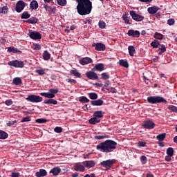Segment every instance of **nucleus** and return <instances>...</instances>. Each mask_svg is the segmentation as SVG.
Here are the masks:
<instances>
[{
  "label": "nucleus",
  "instance_id": "f257e3e1",
  "mask_svg": "<svg viewBox=\"0 0 177 177\" xmlns=\"http://www.w3.org/2000/svg\"><path fill=\"white\" fill-rule=\"evenodd\" d=\"M76 9L80 16H86L92 12V2L90 0H76Z\"/></svg>",
  "mask_w": 177,
  "mask_h": 177
},
{
  "label": "nucleus",
  "instance_id": "f03ea898",
  "mask_svg": "<svg viewBox=\"0 0 177 177\" xmlns=\"http://www.w3.org/2000/svg\"><path fill=\"white\" fill-rule=\"evenodd\" d=\"M117 146V142L111 140H106L104 142L100 143L96 146V149L102 153H111L113 152Z\"/></svg>",
  "mask_w": 177,
  "mask_h": 177
},
{
  "label": "nucleus",
  "instance_id": "7ed1b4c3",
  "mask_svg": "<svg viewBox=\"0 0 177 177\" xmlns=\"http://www.w3.org/2000/svg\"><path fill=\"white\" fill-rule=\"evenodd\" d=\"M58 92V89H49L48 93H40L39 95L49 99L45 100L43 102L44 104L56 105L57 104V101L53 100V98L55 97V94H57Z\"/></svg>",
  "mask_w": 177,
  "mask_h": 177
},
{
  "label": "nucleus",
  "instance_id": "20e7f679",
  "mask_svg": "<svg viewBox=\"0 0 177 177\" xmlns=\"http://www.w3.org/2000/svg\"><path fill=\"white\" fill-rule=\"evenodd\" d=\"M147 101L150 104H160V103H167V100L160 96H151L147 98Z\"/></svg>",
  "mask_w": 177,
  "mask_h": 177
},
{
  "label": "nucleus",
  "instance_id": "39448f33",
  "mask_svg": "<svg viewBox=\"0 0 177 177\" xmlns=\"http://www.w3.org/2000/svg\"><path fill=\"white\" fill-rule=\"evenodd\" d=\"M115 163V159H109L100 162V165L104 168L106 169V171L109 170L111 167Z\"/></svg>",
  "mask_w": 177,
  "mask_h": 177
},
{
  "label": "nucleus",
  "instance_id": "423d86ee",
  "mask_svg": "<svg viewBox=\"0 0 177 177\" xmlns=\"http://www.w3.org/2000/svg\"><path fill=\"white\" fill-rule=\"evenodd\" d=\"M26 100L32 103H39L43 102V97L37 95H29Z\"/></svg>",
  "mask_w": 177,
  "mask_h": 177
},
{
  "label": "nucleus",
  "instance_id": "0eeeda50",
  "mask_svg": "<svg viewBox=\"0 0 177 177\" xmlns=\"http://www.w3.org/2000/svg\"><path fill=\"white\" fill-rule=\"evenodd\" d=\"M8 66L15 67V68H23L24 67V62L19 60H12L8 62Z\"/></svg>",
  "mask_w": 177,
  "mask_h": 177
},
{
  "label": "nucleus",
  "instance_id": "6e6552de",
  "mask_svg": "<svg viewBox=\"0 0 177 177\" xmlns=\"http://www.w3.org/2000/svg\"><path fill=\"white\" fill-rule=\"evenodd\" d=\"M155 123L152 120H145L143 122V124H142V127L148 130H151L155 128Z\"/></svg>",
  "mask_w": 177,
  "mask_h": 177
},
{
  "label": "nucleus",
  "instance_id": "1a4fd4ad",
  "mask_svg": "<svg viewBox=\"0 0 177 177\" xmlns=\"http://www.w3.org/2000/svg\"><path fill=\"white\" fill-rule=\"evenodd\" d=\"M130 15L131 16L133 20H135V21H142V20H145V17L136 14V12L133 10L130 11Z\"/></svg>",
  "mask_w": 177,
  "mask_h": 177
},
{
  "label": "nucleus",
  "instance_id": "9d476101",
  "mask_svg": "<svg viewBox=\"0 0 177 177\" xmlns=\"http://www.w3.org/2000/svg\"><path fill=\"white\" fill-rule=\"evenodd\" d=\"M26 3H24L23 0L17 1L15 6L16 12H17V13H20L22 10H24V8H26Z\"/></svg>",
  "mask_w": 177,
  "mask_h": 177
},
{
  "label": "nucleus",
  "instance_id": "9b49d317",
  "mask_svg": "<svg viewBox=\"0 0 177 177\" xmlns=\"http://www.w3.org/2000/svg\"><path fill=\"white\" fill-rule=\"evenodd\" d=\"M86 75L87 78H88V80H93V81L99 80V76H97V74L93 71L86 72Z\"/></svg>",
  "mask_w": 177,
  "mask_h": 177
},
{
  "label": "nucleus",
  "instance_id": "f8f14e48",
  "mask_svg": "<svg viewBox=\"0 0 177 177\" xmlns=\"http://www.w3.org/2000/svg\"><path fill=\"white\" fill-rule=\"evenodd\" d=\"M93 62V60H92V58L88 57H82L79 61V63H80L82 66H86V64H90V63Z\"/></svg>",
  "mask_w": 177,
  "mask_h": 177
},
{
  "label": "nucleus",
  "instance_id": "ddd939ff",
  "mask_svg": "<svg viewBox=\"0 0 177 177\" xmlns=\"http://www.w3.org/2000/svg\"><path fill=\"white\" fill-rule=\"evenodd\" d=\"M74 170L80 172L85 171V166L84 165L81 164V162H76L74 165Z\"/></svg>",
  "mask_w": 177,
  "mask_h": 177
},
{
  "label": "nucleus",
  "instance_id": "4468645a",
  "mask_svg": "<svg viewBox=\"0 0 177 177\" xmlns=\"http://www.w3.org/2000/svg\"><path fill=\"white\" fill-rule=\"evenodd\" d=\"M93 48H95V50H106V46L102 43H94L92 44Z\"/></svg>",
  "mask_w": 177,
  "mask_h": 177
},
{
  "label": "nucleus",
  "instance_id": "2eb2a0df",
  "mask_svg": "<svg viewBox=\"0 0 177 177\" xmlns=\"http://www.w3.org/2000/svg\"><path fill=\"white\" fill-rule=\"evenodd\" d=\"M82 164L87 169L93 168L96 165L95 162L94 160H85V161L82 162Z\"/></svg>",
  "mask_w": 177,
  "mask_h": 177
},
{
  "label": "nucleus",
  "instance_id": "dca6fc26",
  "mask_svg": "<svg viewBox=\"0 0 177 177\" xmlns=\"http://www.w3.org/2000/svg\"><path fill=\"white\" fill-rule=\"evenodd\" d=\"M127 34L129 37H133V38H139V37H140V32H139V31L132 29L129 30Z\"/></svg>",
  "mask_w": 177,
  "mask_h": 177
},
{
  "label": "nucleus",
  "instance_id": "f3484780",
  "mask_svg": "<svg viewBox=\"0 0 177 177\" xmlns=\"http://www.w3.org/2000/svg\"><path fill=\"white\" fill-rule=\"evenodd\" d=\"M29 36L31 39H41L42 38V35L38 32H31Z\"/></svg>",
  "mask_w": 177,
  "mask_h": 177
},
{
  "label": "nucleus",
  "instance_id": "a211bd4d",
  "mask_svg": "<svg viewBox=\"0 0 177 177\" xmlns=\"http://www.w3.org/2000/svg\"><path fill=\"white\" fill-rule=\"evenodd\" d=\"M44 8L45 10H46L49 13V15H52V13L55 15V13H56V8L55 7L52 8L48 4H44Z\"/></svg>",
  "mask_w": 177,
  "mask_h": 177
},
{
  "label": "nucleus",
  "instance_id": "6ab92c4d",
  "mask_svg": "<svg viewBox=\"0 0 177 177\" xmlns=\"http://www.w3.org/2000/svg\"><path fill=\"white\" fill-rule=\"evenodd\" d=\"M48 173L47 171L44 169H40L39 171H37L35 173L36 177H46L47 176Z\"/></svg>",
  "mask_w": 177,
  "mask_h": 177
},
{
  "label": "nucleus",
  "instance_id": "aec40b11",
  "mask_svg": "<svg viewBox=\"0 0 177 177\" xmlns=\"http://www.w3.org/2000/svg\"><path fill=\"white\" fill-rule=\"evenodd\" d=\"M61 168L59 167H53L50 171H49V174H52L53 176H57L61 173Z\"/></svg>",
  "mask_w": 177,
  "mask_h": 177
},
{
  "label": "nucleus",
  "instance_id": "412c9836",
  "mask_svg": "<svg viewBox=\"0 0 177 177\" xmlns=\"http://www.w3.org/2000/svg\"><path fill=\"white\" fill-rule=\"evenodd\" d=\"M147 10L149 15H155V13H157V12L160 10V8L157 6L149 7L148 8Z\"/></svg>",
  "mask_w": 177,
  "mask_h": 177
},
{
  "label": "nucleus",
  "instance_id": "4be33fe9",
  "mask_svg": "<svg viewBox=\"0 0 177 177\" xmlns=\"http://www.w3.org/2000/svg\"><path fill=\"white\" fill-rule=\"evenodd\" d=\"M101 122V119H98L95 116H93L88 120V123L91 125H95Z\"/></svg>",
  "mask_w": 177,
  "mask_h": 177
},
{
  "label": "nucleus",
  "instance_id": "5701e85b",
  "mask_svg": "<svg viewBox=\"0 0 177 177\" xmlns=\"http://www.w3.org/2000/svg\"><path fill=\"white\" fill-rule=\"evenodd\" d=\"M93 117L97 118L99 120H101L104 118V114L102 111H95L93 114Z\"/></svg>",
  "mask_w": 177,
  "mask_h": 177
},
{
  "label": "nucleus",
  "instance_id": "b1692460",
  "mask_svg": "<svg viewBox=\"0 0 177 177\" xmlns=\"http://www.w3.org/2000/svg\"><path fill=\"white\" fill-rule=\"evenodd\" d=\"M70 74L71 75H74V77H76L77 78H81L82 77L81 73L75 68L71 70Z\"/></svg>",
  "mask_w": 177,
  "mask_h": 177
},
{
  "label": "nucleus",
  "instance_id": "393cba45",
  "mask_svg": "<svg viewBox=\"0 0 177 177\" xmlns=\"http://www.w3.org/2000/svg\"><path fill=\"white\" fill-rule=\"evenodd\" d=\"M38 1L33 0L30 3V9L32 10H37V8H38Z\"/></svg>",
  "mask_w": 177,
  "mask_h": 177
},
{
  "label": "nucleus",
  "instance_id": "a878e982",
  "mask_svg": "<svg viewBox=\"0 0 177 177\" xmlns=\"http://www.w3.org/2000/svg\"><path fill=\"white\" fill-rule=\"evenodd\" d=\"M103 104L104 101L100 99L91 101V104L93 106H102Z\"/></svg>",
  "mask_w": 177,
  "mask_h": 177
},
{
  "label": "nucleus",
  "instance_id": "bb28decb",
  "mask_svg": "<svg viewBox=\"0 0 177 177\" xmlns=\"http://www.w3.org/2000/svg\"><path fill=\"white\" fill-rule=\"evenodd\" d=\"M94 68L97 71L102 72V71H103V70H104V64H97L95 65Z\"/></svg>",
  "mask_w": 177,
  "mask_h": 177
},
{
  "label": "nucleus",
  "instance_id": "cd10ccee",
  "mask_svg": "<svg viewBox=\"0 0 177 177\" xmlns=\"http://www.w3.org/2000/svg\"><path fill=\"white\" fill-rule=\"evenodd\" d=\"M119 64L122 67H125V68H128V67H129V64H128V62L125 59H120Z\"/></svg>",
  "mask_w": 177,
  "mask_h": 177
},
{
  "label": "nucleus",
  "instance_id": "c85d7f7f",
  "mask_svg": "<svg viewBox=\"0 0 177 177\" xmlns=\"http://www.w3.org/2000/svg\"><path fill=\"white\" fill-rule=\"evenodd\" d=\"M27 23L29 24H37V23H38V19L34 17H32L27 20Z\"/></svg>",
  "mask_w": 177,
  "mask_h": 177
},
{
  "label": "nucleus",
  "instance_id": "c756f323",
  "mask_svg": "<svg viewBox=\"0 0 177 177\" xmlns=\"http://www.w3.org/2000/svg\"><path fill=\"white\" fill-rule=\"evenodd\" d=\"M128 49L130 56H133L135 53H136V50H135V47H133V46H129Z\"/></svg>",
  "mask_w": 177,
  "mask_h": 177
},
{
  "label": "nucleus",
  "instance_id": "7c9ffc66",
  "mask_svg": "<svg viewBox=\"0 0 177 177\" xmlns=\"http://www.w3.org/2000/svg\"><path fill=\"white\" fill-rule=\"evenodd\" d=\"M8 138V134L4 131L0 130V139L5 140Z\"/></svg>",
  "mask_w": 177,
  "mask_h": 177
},
{
  "label": "nucleus",
  "instance_id": "2f4dec72",
  "mask_svg": "<svg viewBox=\"0 0 177 177\" xmlns=\"http://www.w3.org/2000/svg\"><path fill=\"white\" fill-rule=\"evenodd\" d=\"M154 38H156V39H165V37H164V35H162V34L159 33L158 32H155L154 34Z\"/></svg>",
  "mask_w": 177,
  "mask_h": 177
},
{
  "label": "nucleus",
  "instance_id": "473e14b6",
  "mask_svg": "<svg viewBox=\"0 0 177 177\" xmlns=\"http://www.w3.org/2000/svg\"><path fill=\"white\" fill-rule=\"evenodd\" d=\"M43 59L44 60H49L50 59V53L48 52V50H45L43 53Z\"/></svg>",
  "mask_w": 177,
  "mask_h": 177
},
{
  "label": "nucleus",
  "instance_id": "72a5a7b5",
  "mask_svg": "<svg viewBox=\"0 0 177 177\" xmlns=\"http://www.w3.org/2000/svg\"><path fill=\"white\" fill-rule=\"evenodd\" d=\"M79 101L82 103H88L90 102V100L88 99L86 96H82L79 97Z\"/></svg>",
  "mask_w": 177,
  "mask_h": 177
},
{
  "label": "nucleus",
  "instance_id": "f704fd0d",
  "mask_svg": "<svg viewBox=\"0 0 177 177\" xmlns=\"http://www.w3.org/2000/svg\"><path fill=\"white\" fill-rule=\"evenodd\" d=\"M88 97L91 100H97L98 98V95L95 93H89Z\"/></svg>",
  "mask_w": 177,
  "mask_h": 177
},
{
  "label": "nucleus",
  "instance_id": "c9c22d12",
  "mask_svg": "<svg viewBox=\"0 0 177 177\" xmlns=\"http://www.w3.org/2000/svg\"><path fill=\"white\" fill-rule=\"evenodd\" d=\"M166 138V133H163L161 134H159L158 136H157L156 138L159 140V141H162L164 140V139Z\"/></svg>",
  "mask_w": 177,
  "mask_h": 177
},
{
  "label": "nucleus",
  "instance_id": "e433bc0d",
  "mask_svg": "<svg viewBox=\"0 0 177 177\" xmlns=\"http://www.w3.org/2000/svg\"><path fill=\"white\" fill-rule=\"evenodd\" d=\"M13 84H15V85H20V84H21V78L20 77L14 78Z\"/></svg>",
  "mask_w": 177,
  "mask_h": 177
},
{
  "label": "nucleus",
  "instance_id": "4c0bfd02",
  "mask_svg": "<svg viewBox=\"0 0 177 177\" xmlns=\"http://www.w3.org/2000/svg\"><path fill=\"white\" fill-rule=\"evenodd\" d=\"M159 49L160 50V52H159V55H161L162 53H164V52L167 51V48H165V46L164 44L160 45Z\"/></svg>",
  "mask_w": 177,
  "mask_h": 177
},
{
  "label": "nucleus",
  "instance_id": "58836bf2",
  "mask_svg": "<svg viewBox=\"0 0 177 177\" xmlns=\"http://www.w3.org/2000/svg\"><path fill=\"white\" fill-rule=\"evenodd\" d=\"M101 78L102 80H109V78H110V75L109 73H102L101 74Z\"/></svg>",
  "mask_w": 177,
  "mask_h": 177
},
{
  "label": "nucleus",
  "instance_id": "ea45409f",
  "mask_svg": "<svg viewBox=\"0 0 177 177\" xmlns=\"http://www.w3.org/2000/svg\"><path fill=\"white\" fill-rule=\"evenodd\" d=\"M7 52H12V53H17V52H19V49L15 48V47H9L8 48Z\"/></svg>",
  "mask_w": 177,
  "mask_h": 177
},
{
  "label": "nucleus",
  "instance_id": "a19ab883",
  "mask_svg": "<svg viewBox=\"0 0 177 177\" xmlns=\"http://www.w3.org/2000/svg\"><path fill=\"white\" fill-rule=\"evenodd\" d=\"M35 122L38 124H45L47 122L46 118H37Z\"/></svg>",
  "mask_w": 177,
  "mask_h": 177
},
{
  "label": "nucleus",
  "instance_id": "79ce46f5",
  "mask_svg": "<svg viewBox=\"0 0 177 177\" xmlns=\"http://www.w3.org/2000/svg\"><path fill=\"white\" fill-rule=\"evenodd\" d=\"M167 154L169 156H174V148L169 147L167 149Z\"/></svg>",
  "mask_w": 177,
  "mask_h": 177
},
{
  "label": "nucleus",
  "instance_id": "37998d69",
  "mask_svg": "<svg viewBox=\"0 0 177 177\" xmlns=\"http://www.w3.org/2000/svg\"><path fill=\"white\" fill-rule=\"evenodd\" d=\"M128 16H129L128 14L123 15V16H122V19H123L125 24H131L129 23V19H128Z\"/></svg>",
  "mask_w": 177,
  "mask_h": 177
},
{
  "label": "nucleus",
  "instance_id": "c03bdc74",
  "mask_svg": "<svg viewBox=\"0 0 177 177\" xmlns=\"http://www.w3.org/2000/svg\"><path fill=\"white\" fill-rule=\"evenodd\" d=\"M109 138V136H108V135L94 136V139H95V140H101V139Z\"/></svg>",
  "mask_w": 177,
  "mask_h": 177
},
{
  "label": "nucleus",
  "instance_id": "a18cd8bd",
  "mask_svg": "<svg viewBox=\"0 0 177 177\" xmlns=\"http://www.w3.org/2000/svg\"><path fill=\"white\" fill-rule=\"evenodd\" d=\"M57 3L59 6H66L67 5V0H57Z\"/></svg>",
  "mask_w": 177,
  "mask_h": 177
},
{
  "label": "nucleus",
  "instance_id": "49530a36",
  "mask_svg": "<svg viewBox=\"0 0 177 177\" xmlns=\"http://www.w3.org/2000/svg\"><path fill=\"white\" fill-rule=\"evenodd\" d=\"M158 45H160V41L156 39L151 43V46H152V48H158Z\"/></svg>",
  "mask_w": 177,
  "mask_h": 177
},
{
  "label": "nucleus",
  "instance_id": "de8ad7c7",
  "mask_svg": "<svg viewBox=\"0 0 177 177\" xmlns=\"http://www.w3.org/2000/svg\"><path fill=\"white\" fill-rule=\"evenodd\" d=\"M30 14H28V12L26 11L22 15L21 18V19H30Z\"/></svg>",
  "mask_w": 177,
  "mask_h": 177
},
{
  "label": "nucleus",
  "instance_id": "09e8293b",
  "mask_svg": "<svg viewBox=\"0 0 177 177\" xmlns=\"http://www.w3.org/2000/svg\"><path fill=\"white\" fill-rule=\"evenodd\" d=\"M8 6H3V8H0V13H3L5 15V13H8Z\"/></svg>",
  "mask_w": 177,
  "mask_h": 177
},
{
  "label": "nucleus",
  "instance_id": "8fccbe9b",
  "mask_svg": "<svg viewBox=\"0 0 177 177\" xmlns=\"http://www.w3.org/2000/svg\"><path fill=\"white\" fill-rule=\"evenodd\" d=\"M31 120V118L30 116L24 117L23 119L21 120V123L28 122Z\"/></svg>",
  "mask_w": 177,
  "mask_h": 177
},
{
  "label": "nucleus",
  "instance_id": "3c124183",
  "mask_svg": "<svg viewBox=\"0 0 177 177\" xmlns=\"http://www.w3.org/2000/svg\"><path fill=\"white\" fill-rule=\"evenodd\" d=\"M98 26L100 27V28H106V22L103 21H100L99 23H98Z\"/></svg>",
  "mask_w": 177,
  "mask_h": 177
},
{
  "label": "nucleus",
  "instance_id": "603ef678",
  "mask_svg": "<svg viewBox=\"0 0 177 177\" xmlns=\"http://www.w3.org/2000/svg\"><path fill=\"white\" fill-rule=\"evenodd\" d=\"M63 129L61 127H56L54 128V132L57 133H61L62 132Z\"/></svg>",
  "mask_w": 177,
  "mask_h": 177
},
{
  "label": "nucleus",
  "instance_id": "864d4df0",
  "mask_svg": "<svg viewBox=\"0 0 177 177\" xmlns=\"http://www.w3.org/2000/svg\"><path fill=\"white\" fill-rule=\"evenodd\" d=\"M168 109L177 113V107L176 106L170 105L168 106Z\"/></svg>",
  "mask_w": 177,
  "mask_h": 177
},
{
  "label": "nucleus",
  "instance_id": "5fc2aeb1",
  "mask_svg": "<svg viewBox=\"0 0 177 177\" xmlns=\"http://www.w3.org/2000/svg\"><path fill=\"white\" fill-rule=\"evenodd\" d=\"M138 147H147V142L143 141H139L138 142Z\"/></svg>",
  "mask_w": 177,
  "mask_h": 177
},
{
  "label": "nucleus",
  "instance_id": "6e6d98bb",
  "mask_svg": "<svg viewBox=\"0 0 177 177\" xmlns=\"http://www.w3.org/2000/svg\"><path fill=\"white\" fill-rule=\"evenodd\" d=\"M32 48L34 50H41V45L39 44H33Z\"/></svg>",
  "mask_w": 177,
  "mask_h": 177
},
{
  "label": "nucleus",
  "instance_id": "4d7b16f0",
  "mask_svg": "<svg viewBox=\"0 0 177 177\" xmlns=\"http://www.w3.org/2000/svg\"><path fill=\"white\" fill-rule=\"evenodd\" d=\"M140 161L141 162L145 164L147 161V156H145V155H142L141 157H140Z\"/></svg>",
  "mask_w": 177,
  "mask_h": 177
},
{
  "label": "nucleus",
  "instance_id": "13d9d810",
  "mask_svg": "<svg viewBox=\"0 0 177 177\" xmlns=\"http://www.w3.org/2000/svg\"><path fill=\"white\" fill-rule=\"evenodd\" d=\"M36 73H37L39 75H44V74H45V71L44 69H37L36 70Z\"/></svg>",
  "mask_w": 177,
  "mask_h": 177
},
{
  "label": "nucleus",
  "instance_id": "bf43d9fd",
  "mask_svg": "<svg viewBox=\"0 0 177 177\" xmlns=\"http://www.w3.org/2000/svg\"><path fill=\"white\" fill-rule=\"evenodd\" d=\"M174 24H175V19H169L167 20V24H169V26H172Z\"/></svg>",
  "mask_w": 177,
  "mask_h": 177
},
{
  "label": "nucleus",
  "instance_id": "052dcab7",
  "mask_svg": "<svg viewBox=\"0 0 177 177\" xmlns=\"http://www.w3.org/2000/svg\"><path fill=\"white\" fill-rule=\"evenodd\" d=\"M17 123V121L16 120H14V121H8L7 122V126L8 127H11V126H13L15 124Z\"/></svg>",
  "mask_w": 177,
  "mask_h": 177
},
{
  "label": "nucleus",
  "instance_id": "680f3d73",
  "mask_svg": "<svg viewBox=\"0 0 177 177\" xmlns=\"http://www.w3.org/2000/svg\"><path fill=\"white\" fill-rule=\"evenodd\" d=\"M13 104L12 100H7L5 101V104L7 106H11Z\"/></svg>",
  "mask_w": 177,
  "mask_h": 177
},
{
  "label": "nucleus",
  "instance_id": "e2e57ef3",
  "mask_svg": "<svg viewBox=\"0 0 177 177\" xmlns=\"http://www.w3.org/2000/svg\"><path fill=\"white\" fill-rule=\"evenodd\" d=\"M20 174L19 172L11 173V177H19Z\"/></svg>",
  "mask_w": 177,
  "mask_h": 177
},
{
  "label": "nucleus",
  "instance_id": "0e129e2a",
  "mask_svg": "<svg viewBox=\"0 0 177 177\" xmlns=\"http://www.w3.org/2000/svg\"><path fill=\"white\" fill-rule=\"evenodd\" d=\"M84 23H85V24H92V20L86 19L84 20Z\"/></svg>",
  "mask_w": 177,
  "mask_h": 177
},
{
  "label": "nucleus",
  "instance_id": "69168bd1",
  "mask_svg": "<svg viewBox=\"0 0 177 177\" xmlns=\"http://www.w3.org/2000/svg\"><path fill=\"white\" fill-rule=\"evenodd\" d=\"M102 91H104V92H106V91H108L109 93H116V90H115V89H108V90H102Z\"/></svg>",
  "mask_w": 177,
  "mask_h": 177
},
{
  "label": "nucleus",
  "instance_id": "338daca9",
  "mask_svg": "<svg viewBox=\"0 0 177 177\" xmlns=\"http://www.w3.org/2000/svg\"><path fill=\"white\" fill-rule=\"evenodd\" d=\"M96 86H99L100 88H101V86H103V84H102V82H98L97 83H95Z\"/></svg>",
  "mask_w": 177,
  "mask_h": 177
},
{
  "label": "nucleus",
  "instance_id": "774afa93",
  "mask_svg": "<svg viewBox=\"0 0 177 177\" xmlns=\"http://www.w3.org/2000/svg\"><path fill=\"white\" fill-rule=\"evenodd\" d=\"M171 157H172V156H169V155H167V156H165V160H166L167 162H170V160H171Z\"/></svg>",
  "mask_w": 177,
  "mask_h": 177
}]
</instances>
